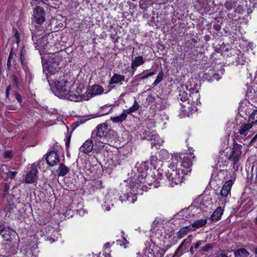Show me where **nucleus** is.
<instances>
[{
	"label": "nucleus",
	"mask_w": 257,
	"mask_h": 257,
	"mask_svg": "<svg viewBox=\"0 0 257 257\" xmlns=\"http://www.w3.org/2000/svg\"><path fill=\"white\" fill-rule=\"evenodd\" d=\"M205 243V241L204 240H198L195 243H193V245L192 246L194 249H197L199 247L204 244Z\"/></svg>",
	"instance_id": "473e14b6"
},
{
	"label": "nucleus",
	"mask_w": 257,
	"mask_h": 257,
	"mask_svg": "<svg viewBox=\"0 0 257 257\" xmlns=\"http://www.w3.org/2000/svg\"><path fill=\"white\" fill-rule=\"evenodd\" d=\"M164 254V252H163V254L161 255L162 256Z\"/></svg>",
	"instance_id": "bf43d9fd"
},
{
	"label": "nucleus",
	"mask_w": 257,
	"mask_h": 257,
	"mask_svg": "<svg viewBox=\"0 0 257 257\" xmlns=\"http://www.w3.org/2000/svg\"><path fill=\"white\" fill-rule=\"evenodd\" d=\"M140 106V105L139 103L136 100H135L133 106L129 108L125 109V110L127 114H130L137 111L139 109Z\"/></svg>",
	"instance_id": "a878e982"
},
{
	"label": "nucleus",
	"mask_w": 257,
	"mask_h": 257,
	"mask_svg": "<svg viewBox=\"0 0 257 257\" xmlns=\"http://www.w3.org/2000/svg\"><path fill=\"white\" fill-rule=\"evenodd\" d=\"M103 92V88L102 87L99 85H94L89 90L88 94L91 95L90 97H92L101 94Z\"/></svg>",
	"instance_id": "a211bd4d"
},
{
	"label": "nucleus",
	"mask_w": 257,
	"mask_h": 257,
	"mask_svg": "<svg viewBox=\"0 0 257 257\" xmlns=\"http://www.w3.org/2000/svg\"><path fill=\"white\" fill-rule=\"evenodd\" d=\"M252 175H255L254 183L257 184V161L254 162L251 169Z\"/></svg>",
	"instance_id": "c85d7f7f"
},
{
	"label": "nucleus",
	"mask_w": 257,
	"mask_h": 257,
	"mask_svg": "<svg viewBox=\"0 0 257 257\" xmlns=\"http://www.w3.org/2000/svg\"><path fill=\"white\" fill-rule=\"evenodd\" d=\"M144 60L142 56L136 57L132 60L131 68L133 70H136V68L139 66L144 64Z\"/></svg>",
	"instance_id": "412c9836"
},
{
	"label": "nucleus",
	"mask_w": 257,
	"mask_h": 257,
	"mask_svg": "<svg viewBox=\"0 0 257 257\" xmlns=\"http://www.w3.org/2000/svg\"><path fill=\"white\" fill-rule=\"evenodd\" d=\"M93 142L94 141L91 138L86 140L80 148V152L84 154H88L91 152L93 150L94 146L95 147L94 145H93Z\"/></svg>",
	"instance_id": "dca6fc26"
},
{
	"label": "nucleus",
	"mask_w": 257,
	"mask_h": 257,
	"mask_svg": "<svg viewBox=\"0 0 257 257\" xmlns=\"http://www.w3.org/2000/svg\"><path fill=\"white\" fill-rule=\"evenodd\" d=\"M127 114L126 111L124 110L120 115L111 117V120L115 123L121 122L126 118Z\"/></svg>",
	"instance_id": "4be33fe9"
},
{
	"label": "nucleus",
	"mask_w": 257,
	"mask_h": 257,
	"mask_svg": "<svg viewBox=\"0 0 257 257\" xmlns=\"http://www.w3.org/2000/svg\"><path fill=\"white\" fill-rule=\"evenodd\" d=\"M11 55H10L8 58V62H7V66H8V69H10L11 67Z\"/></svg>",
	"instance_id": "a19ab883"
},
{
	"label": "nucleus",
	"mask_w": 257,
	"mask_h": 257,
	"mask_svg": "<svg viewBox=\"0 0 257 257\" xmlns=\"http://www.w3.org/2000/svg\"><path fill=\"white\" fill-rule=\"evenodd\" d=\"M156 161V158L155 157L152 156L151 157V160H150L151 164H152V165H154L155 164V163H154V161Z\"/></svg>",
	"instance_id": "c03bdc74"
},
{
	"label": "nucleus",
	"mask_w": 257,
	"mask_h": 257,
	"mask_svg": "<svg viewBox=\"0 0 257 257\" xmlns=\"http://www.w3.org/2000/svg\"><path fill=\"white\" fill-rule=\"evenodd\" d=\"M169 169L166 173V177L170 182V185L173 186L174 185H177L181 183L183 181V176L185 175L182 174L181 170L178 168H176L175 167H172L171 163L169 165Z\"/></svg>",
	"instance_id": "0eeeda50"
},
{
	"label": "nucleus",
	"mask_w": 257,
	"mask_h": 257,
	"mask_svg": "<svg viewBox=\"0 0 257 257\" xmlns=\"http://www.w3.org/2000/svg\"><path fill=\"white\" fill-rule=\"evenodd\" d=\"M195 158L193 154L188 155L175 154L171 159V166L181 170L182 174L187 175L191 172L192 160Z\"/></svg>",
	"instance_id": "f03ea898"
},
{
	"label": "nucleus",
	"mask_w": 257,
	"mask_h": 257,
	"mask_svg": "<svg viewBox=\"0 0 257 257\" xmlns=\"http://www.w3.org/2000/svg\"><path fill=\"white\" fill-rule=\"evenodd\" d=\"M225 6L228 10H230L231 9V4L228 2L225 4Z\"/></svg>",
	"instance_id": "37998d69"
},
{
	"label": "nucleus",
	"mask_w": 257,
	"mask_h": 257,
	"mask_svg": "<svg viewBox=\"0 0 257 257\" xmlns=\"http://www.w3.org/2000/svg\"><path fill=\"white\" fill-rule=\"evenodd\" d=\"M16 98L19 102H21L22 101L21 96L19 94L16 95Z\"/></svg>",
	"instance_id": "49530a36"
},
{
	"label": "nucleus",
	"mask_w": 257,
	"mask_h": 257,
	"mask_svg": "<svg viewBox=\"0 0 257 257\" xmlns=\"http://www.w3.org/2000/svg\"><path fill=\"white\" fill-rule=\"evenodd\" d=\"M45 19L46 15L44 9L40 6L37 7L33 11L32 25L31 28L32 40L34 41H35L36 38L35 32L41 29V25L45 22Z\"/></svg>",
	"instance_id": "7ed1b4c3"
},
{
	"label": "nucleus",
	"mask_w": 257,
	"mask_h": 257,
	"mask_svg": "<svg viewBox=\"0 0 257 257\" xmlns=\"http://www.w3.org/2000/svg\"><path fill=\"white\" fill-rule=\"evenodd\" d=\"M17 174V172H16V171H14V172L10 171L7 176V177H9L11 179H13L15 178V177H16Z\"/></svg>",
	"instance_id": "e433bc0d"
},
{
	"label": "nucleus",
	"mask_w": 257,
	"mask_h": 257,
	"mask_svg": "<svg viewBox=\"0 0 257 257\" xmlns=\"http://www.w3.org/2000/svg\"><path fill=\"white\" fill-rule=\"evenodd\" d=\"M62 58L58 52L52 53L49 55L47 62L48 71L51 74L57 71V69Z\"/></svg>",
	"instance_id": "6e6552de"
},
{
	"label": "nucleus",
	"mask_w": 257,
	"mask_h": 257,
	"mask_svg": "<svg viewBox=\"0 0 257 257\" xmlns=\"http://www.w3.org/2000/svg\"><path fill=\"white\" fill-rule=\"evenodd\" d=\"M212 248L213 246L210 244H207L202 248V250L204 251H208Z\"/></svg>",
	"instance_id": "c9c22d12"
},
{
	"label": "nucleus",
	"mask_w": 257,
	"mask_h": 257,
	"mask_svg": "<svg viewBox=\"0 0 257 257\" xmlns=\"http://www.w3.org/2000/svg\"><path fill=\"white\" fill-rule=\"evenodd\" d=\"M254 253L257 254V248H254Z\"/></svg>",
	"instance_id": "864d4df0"
},
{
	"label": "nucleus",
	"mask_w": 257,
	"mask_h": 257,
	"mask_svg": "<svg viewBox=\"0 0 257 257\" xmlns=\"http://www.w3.org/2000/svg\"><path fill=\"white\" fill-rule=\"evenodd\" d=\"M11 89V86L9 85L7 87V89H6V93H7V96H8V94H9V91H10V90Z\"/></svg>",
	"instance_id": "09e8293b"
},
{
	"label": "nucleus",
	"mask_w": 257,
	"mask_h": 257,
	"mask_svg": "<svg viewBox=\"0 0 257 257\" xmlns=\"http://www.w3.org/2000/svg\"><path fill=\"white\" fill-rule=\"evenodd\" d=\"M164 77V73L162 71L160 72L157 77V78L154 82L153 85L154 86L157 85L162 80Z\"/></svg>",
	"instance_id": "c756f323"
},
{
	"label": "nucleus",
	"mask_w": 257,
	"mask_h": 257,
	"mask_svg": "<svg viewBox=\"0 0 257 257\" xmlns=\"http://www.w3.org/2000/svg\"><path fill=\"white\" fill-rule=\"evenodd\" d=\"M108 125L106 123L98 124L96 129L92 131L91 138L94 141L95 149L97 153L101 151L106 144H109L107 139Z\"/></svg>",
	"instance_id": "f257e3e1"
},
{
	"label": "nucleus",
	"mask_w": 257,
	"mask_h": 257,
	"mask_svg": "<svg viewBox=\"0 0 257 257\" xmlns=\"http://www.w3.org/2000/svg\"><path fill=\"white\" fill-rule=\"evenodd\" d=\"M1 171L7 175L10 171L8 166L7 165H3L1 168Z\"/></svg>",
	"instance_id": "2f4dec72"
},
{
	"label": "nucleus",
	"mask_w": 257,
	"mask_h": 257,
	"mask_svg": "<svg viewBox=\"0 0 257 257\" xmlns=\"http://www.w3.org/2000/svg\"><path fill=\"white\" fill-rule=\"evenodd\" d=\"M252 125L251 123H243L240 126L238 131L241 138L247 137L250 135Z\"/></svg>",
	"instance_id": "ddd939ff"
},
{
	"label": "nucleus",
	"mask_w": 257,
	"mask_h": 257,
	"mask_svg": "<svg viewBox=\"0 0 257 257\" xmlns=\"http://www.w3.org/2000/svg\"><path fill=\"white\" fill-rule=\"evenodd\" d=\"M256 137H257V135H256Z\"/></svg>",
	"instance_id": "e2e57ef3"
},
{
	"label": "nucleus",
	"mask_w": 257,
	"mask_h": 257,
	"mask_svg": "<svg viewBox=\"0 0 257 257\" xmlns=\"http://www.w3.org/2000/svg\"><path fill=\"white\" fill-rule=\"evenodd\" d=\"M59 176H64L69 172V169L64 164H61L59 167Z\"/></svg>",
	"instance_id": "bb28decb"
},
{
	"label": "nucleus",
	"mask_w": 257,
	"mask_h": 257,
	"mask_svg": "<svg viewBox=\"0 0 257 257\" xmlns=\"http://www.w3.org/2000/svg\"><path fill=\"white\" fill-rule=\"evenodd\" d=\"M13 157V152L12 151H6L4 153V157L6 159H11Z\"/></svg>",
	"instance_id": "72a5a7b5"
},
{
	"label": "nucleus",
	"mask_w": 257,
	"mask_h": 257,
	"mask_svg": "<svg viewBox=\"0 0 257 257\" xmlns=\"http://www.w3.org/2000/svg\"><path fill=\"white\" fill-rule=\"evenodd\" d=\"M42 41H43V43L47 42V38H43L41 40Z\"/></svg>",
	"instance_id": "603ef678"
},
{
	"label": "nucleus",
	"mask_w": 257,
	"mask_h": 257,
	"mask_svg": "<svg viewBox=\"0 0 257 257\" xmlns=\"http://www.w3.org/2000/svg\"><path fill=\"white\" fill-rule=\"evenodd\" d=\"M3 239L6 241H11L16 236V232L9 227H5L1 234Z\"/></svg>",
	"instance_id": "2eb2a0df"
},
{
	"label": "nucleus",
	"mask_w": 257,
	"mask_h": 257,
	"mask_svg": "<svg viewBox=\"0 0 257 257\" xmlns=\"http://www.w3.org/2000/svg\"><path fill=\"white\" fill-rule=\"evenodd\" d=\"M15 37L17 39V42L19 43V38H20V34L19 33L18 31H16L15 34Z\"/></svg>",
	"instance_id": "79ce46f5"
},
{
	"label": "nucleus",
	"mask_w": 257,
	"mask_h": 257,
	"mask_svg": "<svg viewBox=\"0 0 257 257\" xmlns=\"http://www.w3.org/2000/svg\"><path fill=\"white\" fill-rule=\"evenodd\" d=\"M37 173V169L33 167L26 175L24 180L25 182L26 183H34L36 182L38 178Z\"/></svg>",
	"instance_id": "f8f14e48"
},
{
	"label": "nucleus",
	"mask_w": 257,
	"mask_h": 257,
	"mask_svg": "<svg viewBox=\"0 0 257 257\" xmlns=\"http://www.w3.org/2000/svg\"><path fill=\"white\" fill-rule=\"evenodd\" d=\"M144 174H142L139 177V179L140 180V182L142 183L144 186H147V185L151 186L153 185L154 187H157L158 182H156L157 180L153 177L152 175L147 174L145 175V178H143Z\"/></svg>",
	"instance_id": "9d476101"
},
{
	"label": "nucleus",
	"mask_w": 257,
	"mask_h": 257,
	"mask_svg": "<svg viewBox=\"0 0 257 257\" xmlns=\"http://www.w3.org/2000/svg\"><path fill=\"white\" fill-rule=\"evenodd\" d=\"M135 200L134 199H133V200H132V202L134 203L135 202Z\"/></svg>",
	"instance_id": "13d9d810"
},
{
	"label": "nucleus",
	"mask_w": 257,
	"mask_h": 257,
	"mask_svg": "<svg viewBox=\"0 0 257 257\" xmlns=\"http://www.w3.org/2000/svg\"><path fill=\"white\" fill-rule=\"evenodd\" d=\"M254 223L257 224V218H255L254 219Z\"/></svg>",
	"instance_id": "5fc2aeb1"
},
{
	"label": "nucleus",
	"mask_w": 257,
	"mask_h": 257,
	"mask_svg": "<svg viewBox=\"0 0 257 257\" xmlns=\"http://www.w3.org/2000/svg\"><path fill=\"white\" fill-rule=\"evenodd\" d=\"M82 92L81 87L72 85L63 96L66 99L74 101L89 100V97L82 94Z\"/></svg>",
	"instance_id": "423d86ee"
},
{
	"label": "nucleus",
	"mask_w": 257,
	"mask_h": 257,
	"mask_svg": "<svg viewBox=\"0 0 257 257\" xmlns=\"http://www.w3.org/2000/svg\"><path fill=\"white\" fill-rule=\"evenodd\" d=\"M46 161L48 164L51 166H54L59 162V157L55 151L50 152L46 157Z\"/></svg>",
	"instance_id": "4468645a"
},
{
	"label": "nucleus",
	"mask_w": 257,
	"mask_h": 257,
	"mask_svg": "<svg viewBox=\"0 0 257 257\" xmlns=\"http://www.w3.org/2000/svg\"><path fill=\"white\" fill-rule=\"evenodd\" d=\"M72 85L68 81L62 79L57 81L55 83L57 90L63 95Z\"/></svg>",
	"instance_id": "9b49d317"
},
{
	"label": "nucleus",
	"mask_w": 257,
	"mask_h": 257,
	"mask_svg": "<svg viewBox=\"0 0 257 257\" xmlns=\"http://www.w3.org/2000/svg\"><path fill=\"white\" fill-rule=\"evenodd\" d=\"M233 184V182L232 180H229L225 182L220 192V194L222 197H226L230 194Z\"/></svg>",
	"instance_id": "f3484780"
},
{
	"label": "nucleus",
	"mask_w": 257,
	"mask_h": 257,
	"mask_svg": "<svg viewBox=\"0 0 257 257\" xmlns=\"http://www.w3.org/2000/svg\"><path fill=\"white\" fill-rule=\"evenodd\" d=\"M104 114H100V116L103 115Z\"/></svg>",
	"instance_id": "052dcab7"
},
{
	"label": "nucleus",
	"mask_w": 257,
	"mask_h": 257,
	"mask_svg": "<svg viewBox=\"0 0 257 257\" xmlns=\"http://www.w3.org/2000/svg\"><path fill=\"white\" fill-rule=\"evenodd\" d=\"M207 223V220L206 219H200L195 220L192 224L191 226L194 228H200L204 226Z\"/></svg>",
	"instance_id": "5701e85b"
},
{
	"label": "nucleus",
	"mask_w": 257,
	"mask_h": 257,
	"mask_svg": "<svg viewBox=\"0 0 257 257\" xmlns=\"http://www.w3.org/2000/svg\"><path fill=\"white\" fill-rule=\"evenodd\" d=\"M36 247H35V248H37L38 247V246L37 244H35Z\"/></svg>",
	"instance_id": "4d7b16f0"
},
{
	"label": "nucleus",
	"mask_w": 257,
	"mask_h": 257,
	"mask_svg": "<svg viewBox=\"0 0 257 257\" xmlns=\"http://www.w3.org/2000/svg\"><path fill=\"white\" fill-rule=\"evenodd\" d=\"M69 144H70V137H69L67 142H66V146L67 147H68L69 146Z\"/></svg>",
	"instance_id": "8fccbe9b"
},
{
	"label": "nucleus",
	"mask_w": 257,
	"mask_h": 257,
	"mask_svg": "<svg viewBox=\"0 0 257 257\" xmlns=\"http://www.w3.org/2000/svg\"><path fill=\"white\" fill-rule=\"evenodd\" d=\"M5 226H4V223L2 221H0V234H2V231L4 230Z\"/></svg>",
	"instance_id": "ea45409f"
},
{
	"label": "nucleus",
	"mask_w": 257,
	"mask_h": 257,
	"mask_svg": "<svg viewBox=\"0 0 257 257\" xmlns=\"http://www.w3.org/2000/svg\"><path fill=\"white\" fill-rule=\"evenodd\" d=\"M9 189H10L9 186L8 185H7V184H5L4 192H7L9 190Z\"/></svg>",
	"instance_id": "de8ad7c7"
},
{
	"label": "nucleus",
	"mask_w": 257,
	"mask_h": 257,
	"mask_svg": "<svg viewBox=\"0 0 257 257\" xmlns=\"http://www.w3.org/2000/svg\"><path fill=\"white\" fill-rule=\"evenodd\" d=\"M104 114H100V116L103 115Z\"/></svg>",
	"instance_id": "680f3d73"
},
{
	"label": "nucleus",
	"mask_w": 257,
	"mask_h": 257,
	"mask_svg": "<svg viewBox=\"0 0 257 257\" xmlns=\"http://www.w3.org/2000/svg\"><path fill=\"white\" fill-rule=\"evenodd\" d=\"M191 230L190 226H186L183 227H182L177 232V235L179 238H181L185 236L189 230Z\"/></svg>",
	"instance_id": "b1692460"
},
{
	"label": "nucleus",
	"mask_w": 257,
	"mask_h": 257,
	"mask_svg": "<svg viewBox=\"0 0 257 257\" xmlns=\"http://www.w3.org/2000/svg\"><path fill=\"white\" fill-rule=\"evenodd\" d=\"M242 148L241 145L234 143L231 149V152L227 155V158L235 170H237L240 162L242 157Z\"/></svg>",
	"instance_id": "20e7f679"
},
{
	"label": "nucleus",
	"mask_w": 257,
	"mask_h": 257,
	"mask_svg": "<svg viewBox=\"0 0 257 257\" xmlns=\"http://www.w3.org/2000/svg\"><path fill=\"white\" fill-rule=\"evenodd\" d=\"M187 210H183L182 211H181L180 212H179L177 214V217L179 218V219H181L182 218V217H183L184 215L185 214H187Z\"/></svg>",
	"instance_id": "f704fd0d"
},
{
	"label": "nucleus",
	"mask_w": 257,
	"mask_h": 257,
	"mask_svg": "<svg viewBox=\"0 0 257 257\" xmlns=\"http://www.w3.org/2000/svg\"><path fill=\"white\" fill-rule=\"evenodd\" d=\"M189 97L188 96V93L184 90H180L179 91V94L178 96V99L181 100L183 102H186V101H188V102L185 103L184 104H181L182 108L181 110L182 111L187 112V109L189 110L190 109V105L189 103L191 102L194 105L198 103L199 94L197 91H195V92L192 93V94H189Z\"/></svg>",
	"instance_id": "39448f33"
},
{
	"label": "nucleus",
	"mask_w": 257,
	"mask_h": 257,
	"mask_svg": "<svg viewBox=\"0 0 257 257\" xmlns=\"http://www.w3.org/2000/svg\"><path fill=\"white\" fill-rule=\"evenodd\" d=\"M184 241H185V240H184V241L179 245V246H178L177 249L176 250L175 253L174 254V256L178 254V253L180 251V250H181V249L182 248V247L183 245V243H184Z\"/></svg>",
	"instance_id": "4c0bfd02"
},
{
	"label": "nucleus",
	"mask_w": 257,
	"mask_h": 257,
	"mask_svg": "<svg viewBox=\"0 0 257 257\" xmlns=\"http://www.w3.org/2000/svg\"><path fill=\"white\" fill-rule=\"evenodd\" d=\"M145 138L151 142L152 147H155L157 149L159 148L162 144V141L160 138L155 132L151 133L147 132L146 134Z\"/></svg>",
	"instance_id": "1a4fd4ad"
},
{
	"label": "nucleus",
	"mask_w": 257,
	"mask_h": 257,
	"mask_svg": "<svg viewBox=\"0 0 257 257\" xmlns=\"http://www.w3.org/2000/svg\"><path fill=\"white\" fill-rule=\"evenodd\" d=\"M223 213V210L220 206L218 207L210 216V219L214 222L219 220Z\"/></svg>",
	"instance_id": "6ab92c4d"
},
{
	"label": "nucleus",
	"mask_w": 257,
	"mask_h": 257,
	"mask_svg": "<svg viewBox=\"0 0 257 257\" xmlns=\"http://www.w3.org/2000/svg\"><path fill=\"white\" fill-rule=\"evenodd\" d=\"M246 62L245 57L243 55H240L238 57L237 63L239 65H244Z\"/></svg>",
	"instance_id": "7c9ffc66"
},
{
	"label": "nucleus",
	"mask_w": 257,
	"mask_h": 257,
	"mask_svg": "<svg viewBox=\"0 0 257 257\" xmlns=\"http://www.w3.org/2000/svg\"><path fill=\"white\" fill-rule=\"evenodd\" d=\"M234 255L236 257H247L249 252L244 248H240L234 252Z\"/></svg>",
	"instance_id": "393cba45"
},
{
	"label": "nucleus",
	"mask_w": 257,
	"mask_h": 257,
	"mask_svg": "<svg viewBox=\"0 0 257 257\" xmlns=\"http://www.w3.org/2000/svg\"><path fill=\"white\" fill-rule=\"evenodd\" d=\"M174 60H175V61H177L178 60V57H176L174 58Z\"/></svg>",
	"instance_id": "6e6d98bb"
},
{
	"label": "nucleus",
	"mask_w": 257,
	"mask_h": 257,
	"mask_svg": "<svg viewBox=\"0 0 257 257\" xmlns=\"http://www.w3.org/2000/svg\"><path fill=\"white\" fill-rule=\"evenodd\" d=\"M125 79V77L123 75L115 73L113 75L109 82L110 84H121L122 82Z\"/></svg>",
	"instance_id": "aec40b11"
},
{
	"label": "nucleus",
	"mask_w": 257,
	"mask_h": 257,
	"mask_svg": "<svg viewBox=\"0 0 257 257\" xmlns=\"http://www.w3.org/2000/svg\"><path fill=\"white\" fill-rule=\"evenodd\" d=\"M194 247L192 246L190 248V251L191 252L192 254L194 253Z\"/></svg>",
	"instance_id": "3c124183"
},
{
	"label": "nucleus",
	"mask_w": 257,
	"mask_h": 257,
	"mask_svg": "<svg viewBox=\"0 0 257 257\" xmlns=\"http://www.w3.org/2000/svg\"><path fill=\"white\" fill-rule=\"evenodd\" d=\"M154 74H155V72H150V73L147 74V75H145L142 76L141 79H144L147 78L151 76H152V75H153Z\"/></svg>",
	"instance_id": "58836bf2"
},
{
	"label": "nucleus",
	"mask_w": 257,
	"mask_h": 257,
	"mask_svg": "<svg viewBox=\"0 0 257 257\" xmlns=\"http://www.w3.org/2000/svg\"><path fill=\"white\" fill-rule=\"evenodd\" d=\"M249 123H255L257 122V109L254 110L249 115Z\"/></svg>",
	"instance_id": "cd10ccee"
},
{
	"label": "nucleus",
	"mask_w": 257,
	"mask_h": 257,
	"mask_svg": "<svg viewBox=\"0 0 257 257\" xmlns=\"http://www.w3.org/2000/svg\"><path fill=\"white\" fill-rule=\"evenodd\" d=\"M110 243L109 242H106L104 245L105 249L109 248L110 247Z\"/></svg>",
	"instance_id": "a18cd8bd"
}]
</instances>
